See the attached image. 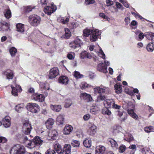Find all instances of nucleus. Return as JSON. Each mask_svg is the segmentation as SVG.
<instances>
[{"mask_svg": "<svg viewBox=\"0 0 154 154\" xmlns=\"http://www.w3.org/2000/svg\"><path fill=\"white\" fill-rule=\"evenodd\" d=\"M59 75V71L58 68L57 67H53L49 71L48 76L49 79H53Z\"/></svg>", "mask_w": 154, "mask_h": 154, "instance_id": "6e6552de", "label": "nucleus"}, {"mask_svg": "<svg viewBox=\"0 0 154 154\" xmlns=\"http://www.w3.org/2000/svg\"><path fill=\"white\" fill-rule=\"evenodd\" d=\"M45 154H56V152L54 150L49 149L45 152Z\"/></svg>", "mask_w": 154, "mask_h": 154, "instance_id": "e2e57ef3", "label": "nucleus"}, {"mask_svg": "<svg viewBox=\"0 0 154 154\" xmlns=\"http://www.w3.org/2000/svg\"><path fill=\"white\" fill-rule=\"evenodd\" d=\"M105 150V147L103 146H99L96 147V154H104Z\"/></svg>", "mask_w": 154, "mask_h": 154, "instance_id": "4be33fe9", "label": "nucleus"}, {"mask_svg": "<svg viewBox=\"0 0 154 154\" xmlns=\"http://www.w3.org/2000/svg\"><path fill=\"white\" fill-rule=\"evenodd\" d=\"M104 104L106 108L112 107L116 109H119L120 108V106L115 104L114 101L112 99H106L104 101Z\"/></svg>", "mask_w": 154, "mask_h": 154, "instance_id": "20e7f679", "label": "nucleus"}, {"mask_svg": "<svg viewBox=\"0 0 154 154\" xmlns=\"http://www.w3.org/2000/svg\"><path fill=\"white\" fill-rule=\"evenodd\" d=\"M1 29L3 31L5 30L10 31L9 29V25L7 22L5 21H2L1 22Z\"/></svg>", "mask_w": 154, "mask_h": 154, "instance_id": "393cba45", "label": "nucleus"}, {"mask_svg": "<svg viewBox=\"0 0 154 154\" xmlns=\"http://www.w3.org/2000/svg\"><path fill=\"white\" fill-rule=\"evenodd\" d=\"M80 57L81 59H83L86 58L91 59L92 58V56L90 53H88L86 51H82L80 54Z\"/></svg>", "mask_w": 154, "mask_h": 154, "instance_id": "5701e85b", "label": "nucleus"}, {"mask_svg": "<svg viewBox=\"0 0 154 154\" xmlns=\"http://www.w3.org/2000/svg\"><path fill=\"white\" fill-rule=\"evenodd\" d=\"M102 113L104 114L109 115L111 114V112L106 108H105L103 110Z\"/></svg>", "mask_w": 154, "mask_h": 154, "instance_id": "4d7b16f0", "label": "nucleus"}, {"mask_svg": "<svg viewBox=\"0 0 154 154\" xmlns=\"http://www.w3.org/2000/svg\"><path fill=\"white\" fill-rule=\"evenodd\" d=\"M11 87L12 88V94L14 96H17L18 92H20L22 91L21 87L19 85L16 84L14 87L12 85H11Z\"/></svg>", "mask_w": 154, "mask_h": 154, "instance_id": "9d476101", "label": "nucleus"}, {"mask_svg": "<svg viewBox=\"0 0 154 154\" xmlns=\"http://www.w3.org/2000/svg\"><path fill=\"white\" fill-rule=\"evenodd\" d=\"M9 52L12 57H14L17 53V50L14 47H12L9 49Z\"/></svg>", "mask_w": 154, "mask_h": 154, "instance_id": "37998d69", "label": "nucleus"}, {"mask_svg": "<svg viewBox=\"0 0 154 154\" xmlns=\"http://www.w3.org/2000/svg\"><path fill=\"white\" fill-rule=\"evenodd\" d=\"M135 109H128L127 110V112L128 114L130 115L131 116L135 119H137L138 117L136 114L134 113V110Z\"/></svg>", "mask_w": 154, "mask_h": 154, "instance_id": "c756f323", "label": "nucleus"}, {"mask_svg": "<svg viewBox=\"0 0 154 154\" xmlns=\"http://www.w3.org/2000/svg\"><path fill=\"white\" fill-rule=\"evenodd\" d=\"M114 88L115 89V92L117 94H120L122 92V89L121 85L116 84L114 85Z\"/></svg>", "mask_w": 154, "mask_h": 154, "instance_id": "f704fd0d", "label": "nucleus"}, {"mask_svg": "<svg viewBox=\"0 0 154 154\" xmlns=\"http://www.w3.org/2000/svg\"><path fill=\"white\" fill-rule=\"evenodd\" d=\"M95 2L94 0H85V4L86 5L93 4Z\"/></svg>", "mask_w": 154, "mask_h": 154, "instance_id": "0e129e2a", "label": "nucleus"}, {"mask_svg": "<svg viewBox=\"0 0 154 154\" xmlns=\"http://www.w3.org/2000/svg\"><path fill=\"white\" fill-rule=\"evenodd\" d=\"M2 74L6 77V79L8 80L12 79L14 75L13 71L9 69H7L3 72Z\"/></svg>", "mask_w": 154, "mask_h": 154, "instance_id": "f8f14e48", "label": "nucleus"}, {"mask_svg": "<svg viewBox=\"0 0 154 154\" xmlns=\"http://www.w3.org/2000/svg\"><path fill=\"white\" fill-rule=\"evenodd\" d=\"M73 129L72 127L69 125H66L63 129V133L64 134H69Z\"/></svg>", "mask_w": 154, "mask_h": 154, "instance_id": "f3484780", "label": "nucleus"}, {"mask_svg": "<svg viewBox=\"0 0 154 154\" xmlns=\"http://www.w3.org/2000/svg\"><path fill=\"white\" fill-rule=\"evenodd\" d=\"M71 144L74 147H77L79 146L80 142L77 140H73L71 142Z\"/></svg>", "mask_w": 154, "mask_h": 154, "instance_id": "8fccbe9b", "label": "nucleus"}, {"mask_svg": "<svg viewBox=\"0 0 154 154\" xmlns=\"http://www.w3.org/2000/svg\"><path fill=\"white\" fill-rule=\"evenodd\" d=\"M93 30L86 29L83 30V35L85 37H88L91 34Z\"/></svg>", "mask_w": 154, "mask_h": 154, "instance_id": "a19ab883", "label": "nucleus"}, {"mask_svg": "<svg viewBox=\"0 0 154 154\" xmlns=\"http://www.w3.org/2000/svg\"><path fill=\"white\" fill-rule=\"evenodd\" d=\"M98 55L100 57L103 59H105V54L104 53L101 48L100 49L99 51L98 52Z\"/></svg>", "mask_w": 154, "mask_h": 154, "instance_id": "603ef678", "label": "nucleus"}, {"mask_svg": "<svg viewBox=\"0 0 154 154\" xmlns=\"http://www.w3.org/2000/svg\"><path fill=\"white\" fill-rule=\"evenodd\" d=\"M7 141V139L4 137H0V143H4Z\"/></svg>", "mask_w": 154, "mask_h": 154, "instance_id": "69168bd1", "label": "nucleus"}, {"mask_svg": "<svg viewBox=\"0 0 154 154\" xmlns=\"http://www.w3.org/2000/svg\"><path fill=\"white\" fill-rule=\"evenodd\" d=\"M51 109L54 111L56 112L60 111L61 109V106L60 105L51 106Z\"/></svg>", "mask_w": 154, "mask_h": 154, "instance_id": "c9c22d12", "label": "nucleus"}, {"mask_svg": "<svg viewBox=\"0 0 154 154\" xmlns=\"http://www.w3.org/2000/svg\"><path fill=\"white\" fill-rule=\"evenodd\" d=\"M107 98V97L105 95L100 94L97 96L96 101L100 102L101 101Z\"/></svg>", "mask_w": 154, "mask_h": 154, "instance_id": "79ce46f5", "label": "nucleus"}, {"mask_svg": "<svg viewBox=\"0 0 154 154\" xmlns=\"http://www.w3.org/2000/svg\"><path fill=\"white\" fill-rule=\"evenodd\" d=\"M122 127L119 126H116L114 127L113 130L112 132L113 134L115 135L118 133L122 130Z\"/></svg>", "mask_w": 154, "mask_h": 154, "instance_id": "e433bc0d", "label": "nucleus"}, {"mask_svg": "<svg viewBox=\"0 0 154 154\" xmlns=\"http://www.w3.org/2000/svg\"><path fill=\"white\" fill-rule=\"evenodd\" d=\"M33 8L30 6H27L24 7V11L26 13H29L31 11Z\"/></svg>", "mask_w": 154, "mask_h": 154, "instance_id": "864d4df0", "label": "nucleus"}, {"mask_svg": "<svg viewBox=\"0 0 154 154\" xmlns=\"http://www.w3.org/2000/svg\"><path fill=\"white\" fill-rule=\"evenodd\" d=\"M64 120V116L63 115H59L57 119V122L58 125H62Z\"/></svg>", "mask_w": 154, "mask_h": 154, "instance_id": "473e14b6", "label": "nucleus"}, {"mask_svg": "<svg viewBox=\"0 0 154 154\" xmlns=\"http://www.w3.org/2000/svg\"><path fill=\"white\" fill-rule=\"evenodd\" d=\"M32 97L35 100L42 102L44 100L45 97L42 94L35 93L32 95Z\"/></svg>", "mask_w": 154, "mask_h": 154, "instance_id": "2eb2a0df", "label": "nucleus"}, {"mask_svg": "<svg viewBox=\"0 0 154 154\" xmlns=\"http://www.w3.org/2000/svg\"><path fill=\"white\" fill-rule=\"evenodd\" d=\"M54 122V120L52 118L48 119L45 122L46 128L49 129L51 128Z\"/></svg>", "mask_w": 154, "mask_h": 154, "instance_id": "aec40b11", "label": "nucleus"}, {"mask_svg": "<svg viewBox=\"0 0 154 154\" xmlns=\"http://www.w3.org/2000/svg\"><path fill=\"white\" fill-rule=\"evenodd\" d=\"M58 135L57 131L55 130H52L51 132L48 134V136L51 137L53 140H55Z\"/></svg>", "mask_w": 154, "mask_h": 154, "instance_id": "7c9ffc66", "label": "nucleus"}, {"mask_svg": "<svg viewBox=\"0 0 154 154\" xmlns=\"http://www.w3.org/2000/svg\"><path fill=\"white\" fill-rule=\"evenodd\" d=\"M124 140L128 142H130L134 140V138L132 135L129 134L128 135V137L127 138H125Z\"/></svg>", "mask_w": 154, "mask_h": 154, "instance_id": "13d9d810", "label": "nucleus"}, {"mask_svg": "<svg viewBox=\"0 0 154 154\" xmlns=\"http://www.w3.org/2000/svg\"><path fill=\"white\" fill-rule=\"evenodd\" d=\"M74 45H75V46L71 45V48L75 49L77 47H80L82 44V43L81 40L78 38H76L73 41V43Z\"/></svg>", "mask_w": 154, "mask_h": 154, "instance_id": "412c9836", "label": "nucleus"}, {"mask_svg": "<svg viewBox=\"0 0 154 154\" xmlns=\"http://www.w3.org/2000/svg\"><path fill=\"white\" fill-rule=\"evenodd\" d=\"M144 130L145 132L149 133L150 132L154 131V128L152 126H150L148 127H145L144 128Z\"/></svg>", "mask_w": 154, "mask_h": 154, "instance_id": "09e8293b", "label": "nucleus"}, {"mask_svg": "<svg viewBox=\"0 0 154 154\" xmlns=\"http://www.w3.org/2000/svg\"><path fill=\"white\" fill-rule=\"evenodd\" d=\"M109 89L108 88L103 86H100L94 88V92L98 94L107 93L109 92Z\"/></svg>", "mask_w": 154, "mask_h": 154, "instance_id": "9b49d317", "label": "nucleus"}, {"mask_svg": "<svg viewBox=\"0 0 154 154\" xmlns=\"http://www.w3.org/2000/svg\"><path fill=\"white\" fill-rule=\"evenodd\" d=\"M123 107L124 108L127 110L128 109H135V105L132 103V102H130L128 103H125L123 104Z\"/></svg>", "mask_w": 154, "mask_h": 154, "instance_id": "bb28decb", "label": "nucleus"}, {"mask_svg": "<svg viewBox=\"0 0 154 154\" xmlns=\"http://www.w3.org/2000/svg\"><path fill=\"white\" fill-rule=\"evenodd\" d=\"M22 131L23 133L26 135L29 134L32 128L29 121L28 119H24L22 120Z\"/></svg>", "mask_w": 154, "mask_h": 154, "instance_id": "f03ea898", "label": "nucleus"}, {"mask_svg": "<svg viewBox=\"0 0 154 154\" xmlns=\"http://www.w3.org/2000/svg\"><path fill=\"white\" fill-rule=\"evenodd\" d=\"M126 147L125 145H121L119 147V152H123L125 151Z\"/></svg>", "mask_w": 154, "mask_h": 154, "instance_id": "bf43d9fd", "label": "nucleus"}, {"mask_svg": "<svg viewBox=\"0 0 154 154\" xmlns=\"http://www.w3.org/2000/svg\"><path fill=\"white\" fill-rule=\"evenodd\" d=\"M81 97L83 99L85 100L87 102H90L92 100V98L90 95L87 94L86 93H82Z\"/></svg>", "mask_w": 154, "mask_h": 154, "instance_id": "b1692460", "label": "nucleus"}, {"mask_svg": "<svg viewBox=\"0 0 154 154\" xmlns=\"http://www.w3.org/2000/svg\"><path fill=\"white\" fill-rule=\"evenodd\" d=\"M65 34L63 35V37L66 38H69L71 35V32L69 29L67 28L65 29Z\"/></svg>", "mask_w": 154, "mask_h": 154, "instance_id": "c03bdc74", "label": "nucleus"}, {"mask_svg": "<svg viewBox=\"0 0 154 154\" xmlns=\"http://www.w3.org/2000/svg\"><path fill=\"white\" fill-rule=\"evenodd\" d=\"M72 104V102L70 99H67L65 100V107L66 108L69 107Z\"/></svg>", "mask_w": 154, "mask_h": 154, "instance_id": "3c124183", "label": "nucleus"}, {"mask_svg": "<svg viewBox=\"0 0 154 154\" xmlns=\"http://www.w3.org/2000/svg\"><path fill=\"white\" fill-rule=\"evenodd\" d=\"M17 31L20 33H22L24 32V25L21 23H19L16 24Z\"/></svg>", "mask_w": 154, "mask_h": 154, "instance_id": "c85d7f7f", "label": "nucleus"}, {"mask_svg": "<svg viewBox=\"0 0 154 154\" xmlns=\"http://www.w3.org/2000/svg\"><path fill=\"white\" fill-rule=\"evenodd\" d=\"M128 148L130 149L136 150V146L135 144H132Z\"/></svg>", "mask_w": 154, "mask_h": 154, "instance_id": "774afa93", "label": "nucleus"}, {"mask_svg": "<svg viewBox=\"0 0 154 154\" xmlns=\"http://www.w3.org/2000/svg\"><path fill=\"white\" fill-rule=\"evenodd\" d=\"M101 32L98 29H95L92 30L90 37V40L91 42L96 41L99 38Z\"/></svg>", "mask_w": 154, "mask_h": 154, "instance_id": "0eeeda50", "label": "nucleus"}, {"mask_svg": "<svg viewBox=\"0 0 154 154\" xmlns=\"http://www.w3.org/2000/svg\"><path fill=\"white\" fill-rule=\"evenodd\" d=\"M29 20L31 25L33 26H36L40 23L41 18L37 15H32L29 16Z\"/></svg>", "mask_w": 154, "mask_h": 154, "instance_id": "39448f33", "label": "nucleus"}, {"mask_svg": "<svg viewBox=\"0 0 154 154\" xmlns=\"http://www.w3.org/2000/svg\"><path fill=\"white\" fill-rule=\"evenodd\" d=\"M97 69L98 70L104 73L107 72V66L104 65L103 66V63H102L98 64L97 66Z\"/></svg>", "mask_w": 154, "mask_h": 154, "instance_id": "a211bd4d", "label": "nucleus"}, {"mask_svg": "<svg viewBox=\"0 0 154 154\" xmlns=\"http://www.w3.org/2000/svg\"><path fill=\"white\" fill-rule=\"evenodd\" d=\"M4 15L7 19H9L11 16V14L9 9L5 10L4 12Z\"/></svg>", "mask_w": 154, "mask_h": 154, "instance_id": "58836bf2", "label": "nucleus"}, {"mask_svg": "<svg viewBox=\"0 0 154 154\" xmlns=\"http://www.w3.org/2000/svg\"><path fill=\"white\" fill-rule=\"evenodd\" d=\"M75 53L74 52H70L67 55L68 58L69 59H72L74 57Z\"/></svg>", "mask_w": 154, "mask_h": 154, "instance_id": "6e6d98bb", "label": "nucleus"}, {"mask_svg": "<svg viewBox=\"0 0 154 154\" xmlns=\"http://www.w3.org/2000/svg\"><path fill=\"white\" fill-rule=\"evenodd\" d=\"M56 9V6H52V7L50 6H48L44 8V11L45 13L48 14V15H50Z\"/></svg>", "mask_w": 154, "mask_h": 154, "instance_id": "4468645a", "label": "nucleus"}, {"mask_svg": "<svg viewBox=\"0 0 154 154\" xmlns=\"http://www.w3.org/2000/svg\"><path fill=\"white\" fill-rule=\"evenodd\" d=\"M92 107L90 110V112L92 114H96L100 110L98 105L96 103H94L92 104Z\"/></svg>", "mask_w": 154, "mask_h": 154, "instance_id": "6ab92c4d", "label": "nucleus"}, {"mask_svg": "<svg viewBox=\"0 0 154 154\" xmlns=\"http://www.w3.org/2000/svg\"><path fill=\"white\" fill-rule=\"evenodd\" d=\"M29 143H27V147L30 149L37 147H39L42 144V141L39 137L36 136L32 140H29Z\"/></svg>", "mask_w": 154, "mask_h": 154, "instance_id": "f257e3e1", "label": "nucleus"}, {"mask_svg": "<svg viewBox=\"0 0 154 154\" xmlns=\"http://www.w3.org/2000/svg\"><path fill=\"white\" fill-rule=\"evenodd\" d=\"M147 51L149 52H152L154 50L153 44L152 43H149L146 47Z\"/></svg>", "mask_w": 154, "mask_h": 154, "instance_id": "ea45409f", "label": "nucleus"}, {"mask_svg": "<svg viewBox=\"0 0 154 154\" xmlns=\"http://www.w3.org/2000/svg\"><path fill=\"white\" fill-rule=\"evenodd\" d=\"M3 125L5 128H8L11 125V118L8 116H6L2 120Z\"/></svg>", "mask_w": 154, "mask_h": 154, "instance_id": "ddd939ff", "label": "nucleus"}, {"mask_svg": "<svg viewBox=\"0 0 154 154\" xmlns=\"http://www.w3.org/2000/svg\"><path fill=\"white\" fill-rule=\"evenodd\" d=\"M40 88L45 90H49V88L48 87V84L45 83H41L40 84Z\"/></svg>", "mask_w": 154, "mask_h": 154, "instance_id": "de8ad7c7", "label": "nucleus"}, {"mask_svg": "<svg viewBox=\"0 0 154 154\" xmlns=\"http://www.w3.org/2000/svg\"><path fill=\"white\" fill-rule=\"evenodd\" d=\"M27 109L32 113H37L40 110L39 107L37 104L32 103L28 104Z\"/></svg>", "mask_w": 154, "mask_h": 154, "instance_id": "423d86ee", "label": "nucleus"}, {"mask_svg": "<svg viewBox=\"0 0 154 154\" xmlns=\"http://www.w3.org/2000/svg\"><path fill=\"white\" fill-rule=\"evenodd\" d=\"M25 152V150L24 147L19 144L13 146L10 151V154H23Z\"/></svg>", "mask_w": 154, "mask_h": 154, "instance_id": "7ed1b4c3", "label": "nucleus"}, {"mask_svg": "<svg viewBox=\"0 0 154 154\" xmlns=\"http://www.w3.org/2000/svg\"><path fill=\"white\" fill-rule=\"evenodd\" d=\"M116 5L117 8L121 9L122 10H123L124 8L122 5L119 2H117Z\"/></svg>", "mask_w": 154, "mask_h": 154, "instance_id": "052dcab7", "label": "nucleus"}, {"mask_svg": "<svg viewBox=\"0 0 154 154\" xmlns=\"http://www.w3.org/2000/svg\"><path fill=\"white\" fill-rule=\"evenodd\" d=\"M91 141L89 139H86L83 141L84 145L86 147L89 148L91 146Z\"/></svg>", "mask_w": 154, "mask_h": 154, "instance_id": "72a5a7b5", "label": "nucleus"}, {"mask_svg": "<svg viewBox=\"0 0 154 154\" xmlns=\"http://www.w3.org/2000/svg\"><path fill=\"white\" fill-rule=\"evenodd\" d=\"M106 3L107 6H110L113 4V2L110 0H106Z\"/></svg>", "mask_w": 154, "mask_h": 154, "instance_id": "680f3d73", "label": "nucleus"}, {"mask_svg": "<svg viewBox=\"0 0 154 154\" xmlns=\"http://www.w3.org/2000/svg\"><path fill=\"white\" fill-rule=\"evenodd\" d=\"M71 146L69 144H65L62 149V154H69L71 151Z\"/></svg>", "mask_w": 154, "mask_h": 154, "instance_id": "dca6fc26", "label": "nucleus"}, {"mask_svg": "<svg viewBox=\"0 0 154 154\" xmlns=\"http://www.w3.org/2000/svg\"><path fill=\"white\" fill-rule=\"evenodd\" d=\"M24 106V105L23 103L19 104L16 106L15 109L17 112H20L23 110Z\"/></svg>", "mask_w": 154, "mask_h": 154, "instance_id": "4c0bfd02", "label": "nucleus"}, {"mask_svg": "<svg viewBox=\"0 0 154 154\" xmlns=\"http://www.w3.org/2000/svg\"><path fill=\"white\" fill-rule=\"evenodd\" d=\"M80 87L82 89L86 88H88L90 86L89 85L87 84L86 83H82L80 85Z\"/></svg>", "mask_w": 154, "mask_h": 154, "instance_id": "5fc2aeb1", "label": "nucleus"}, {"mask_svg": "<svg viewBox=\"0 0 154 154\" xmlns=\"http://www.w3.org/2000/svg\"><path fill=\"white\" fill-rule=\"evenodd\" d=\"M153 35H154V33L151 32H148L145 34V36L148 39L151 40Z\"/></svg>", "mask_w": 154, "mask_h": 154, "instance_id": "49530a36", "label": "nucleus"}, {"mask_svg": "<svg viewBox=\"0 0 154 154\" xmlns=\"http://www.w3.org/2000/svg\"><path fill=\"white\" fill-rule=\"evenodd\" d=\"M108 142L111 144V146L114 148L117 149L118 146V145L117 143L114 140L111 138H109L108 139Z\"/></svg>", "mask_w": 154, "mask_h": 154, "instance_id": "2f4dec72", "label": "nucleus"}, {"mask_svg": "<svg viewBox=\"0 0 154 154\" xmlns=\"http://www.w3.org/2000/svg\"><path fill=\"white\" fill-rule=\"evenodd\" d=\"M99 16L105 19H107L108 18L107 16H106L104 13H100L99 14Z\"/></svg>", "mask_w": 154, "mask_h": 154, "instance_id": "338daca9", "label": "nucleus"}, {"mask_svg": "<svg viewBox=\"0 0 154 154\" xmlns=\"http://www.w3.org/2000/svg\"><path fill=\"white\" fill-rule=\"evenodd\" d=\"M68 79L65 76H61L58 79L59 83L64 85H66L68 82Z\"/></svg>", "mask_w": 154, "mask_h": 154, "instance_id": "a878e982", "label": "nucleus"}, {"mask_svg": "<svg viewBox=\"0 0 154 154\" xmlns=\"http://www.w3.org/2000/svg\"><path fill=\"white\" fill-rule=\"evenodd\" d=\"M73 75L76 79H80L83 77V75L81 74L79 72L75 71L73 72Z\"/></svg>", "mask_w": 154, "mask_h": 154, "instance_id": "a18cd8bd", "label": "nucleus"}, {"mask_svg": "<svg viewBox=\"0 0 154 154\" xmlns=\"http://www.w3.org/2000/svg\"><path fill=\"white\" fill-rule=\"evenodd\" d=\"M54 148L58 154H62V149L61 145L59 143H57L54 144Z\"/></svg>", "mask_w": 154, "mask_h": 154, "instance_id": "cd10ccee", "label": "nucleus"}, {"mask_svg": "<svg viewBox=\"0 0 154 154\" xmlns=\"http://www.w3.org/2000/svg\"><path fill=\"white\" fill-rule=\"evenodd\" d=\"M87 133L90 135L94 136L96 132L97 127L93 123H89L88 125Z\"/></svg>", "mask_w": 154, "mask_h": 154, "instance_id": "1a4fd4ad", "label": "nucleus"}]
</instances>
